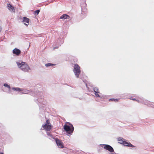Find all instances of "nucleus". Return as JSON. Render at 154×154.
<instances>
[{"label":"nucleus","instance_id":"aec40b11","mask_svg":"<svg viewBox=\"0 0 154 154\" xmlns=\"http://www.w3.org/2000/svg\"><path fill=\"white\" fill-rule=\"evenodd\" d=\"M55 64H52V63H47L45 64V66L46 67H48L51 66H55Z\"/></svg>","mask_w":154,"mask_h":154},{"label":"nucleus","instance_id":"c85d7f7f","mask_svg":"<svg viewBox=\"0 0 154 154\" xmlns=\"http://www.w3.org/2000/svg\"><path fill=\"white\" fill-rule=\"evenodd\" d=\"M109 154H114L113 153H111Z\"/></svg>","mask_w":154,"mask_h":154},{"label":"nucleus","instance_id":"2eb2a0df","mask_svg":"<svg viewBox=\"0 0 154 154\" xmlns=\"http://www.w3.org/2000/svg\"><path fill=\"white\" fill-rule=\"evenodd\" d=\"M117 140L119 143L123 144L125 139L122 137H119L118 138Z\"/></svg>","mask_w":154,"mask_h":154},{"label":"nucleus","instance_id":"4be33fe9","mask_svg":"<svg viewBox=\"0 0 154 154\" xmlns=\"http://www.w3.org/2000/svg\"><path fill=\"white\" fill-rule=\"evenodd\" d=\"M3 86L4 87H7L9 89H10L11 88V87L9 85H8L7 83H5L4 84Z\"/></svg>","mask_w":154,"mask_h":154},{"label":"nucleus","instance_id":"7ed1b4c3","mask_svg":"<svg viewBox=\"0 0 154 154\" xmlns=\"http://www.w3.org/2000/svg\"><path fill=\"white\" fill-rule=\"evenodd\" d=\"M139 99V100H138V103H141L152 107H154V105L152 103H153V102H151L147 100H145L142 97H140Z\"/></svg>","mask_w":154,"mask_h":154},{"label":"nucleus","instance_id":"b1692460","mask_svg":"<svg viewBox=\"0 0 154 154\" xmlns=\"http://www.w3.org/2000/svg\"><path fill=\"white\" fill-rule=\"evenodd\" d=\"M109 100L110 101H114V102H117L118 101V100L117 99L112 98L109 99Z\"/></svg>","mask_w":154,"mask_h":154},{"label":"nucleus","instance_id":"39448f33","mask_svg":"<svg viewBox=\"0 0 154 154\" xmlns=\"http://www.w3.org/2000/svg\"><path fill=\"white\" fill-rule=\"evenodd\" d=\"M38 97L36 99H34V100L36 103H39L44 105L45 104V102L44 101V100L43 98V97L42 96L41 93H38Z\"/></svg>","mask_w":154,"mask_h":154},{"label":"nucleus","instance_id":"c756f323","mask_svg":"<svg viewBox=\"0 0 154 154\" xmlns=\"http://www.w3.org/2000/svg\"><path fill=\"white\" fill-rule=\"evenodd\" d=\"M86 87H87V84H86Z\"/></svg>","mask_w":154,"mask_h":154},{"label":"nucleus","instance_id":"20e7f679","mask_svg":"<svg viewBox=\"0 0 154 154\" xmlns=\"http://www.w3.org/2000/svg\"><path fill=\"white\" fill-rule=\"evenodd\" d=\"M73 71L76 78H79L81 71L80 70V67L77 64H76L75 65Z\"/></svg>","mask_w":154,"mask_h":154},{"label":"nucleus","instance_id":"a878e982","mask_svg":"<svg viewBox=\"0 0 154 154\" xmlns=\"http://www.w3.org/2000/svg\"><path fill=\"white\" fill-rule=\"evenodd\" d=\"M57 42L59 44V45H60L61 44H62L63 43V40H62V42H60V43H59L58 42V40Z\"/></svg>","mask_w":154,"mask_h":154},{"label":"nucleus","instance_id":"5701e85b","mask_svg":"<svg viewBox=\"0 0 154 154\" xmlns=\"http://www.w3.org/2000/svg\"><path fill=\"white\" fill-rule=\"evenodd\" d=\"M40 11L39 10H36L34 11V14L35 15H37L38 14Z\"/></svg>","mask_w":154,"mask_h":154},{"label":"nucleus","instance_id":"cd10ccee","mask_svg":"<svg viewBox=\"0 0 154 154\" xmlns=\"http://www.w3.org/2000/svg\"><path fill=\"white\" fill-rule=\"evenodd\" d=\"M0 154H3V152H0Z\"/></svg>","mask_w":154,"mask_h":154},{"label":"nucleus","instance_id":"f3484780","mask_svg":"<svg viewBox=\"0 0 154 154\" xmlns=\"http://www.w3.org/2000/svg\"><path fill=\"white\" fill-rule=\"evenodd\" d=\"M12 90L16 91H21L23 90V89L18 87H13L12 88Z\"/></svg>","mask_w":154,"mask_h":154},{"label":"nucleus","instance_id":"ddd939ff","mask_svg":"<svg viewBox=\"0 0 154 154\" xmlns=\"http://www.w3.org/2000/svg\"><path fill=\"white\" fill-rule=\"evenodd\" d=\"M70 18L69 16L66 14H64L61 16L59 19H69Z\"/></svg>","mask_w":154,"mask_h":154},{"label":"nucleus","instance_id":"6ab92c4d","mask_svg":"<svg viewBox=\"0 0 154 154\" xmlns=\"http://www.w3.org/2000/svg\"><path fill=\"white\" fill-rule=\"evenodd\" d=\"M140 97H138L137 99H136L135 98H134L133 97L131 96L130 97V98H129L130 100H132L134 101H136L138 102V100H139V98Z\"/></svg>","mask_w":154,"mask_h":154},{"label":"nucleus","instance_id":"a211bd4d","mask_svg":"<svg viewBox=\"0 0 154 154\" xmlns=\"http://www.w3.org/2000/svg\"><path fill=\"white\" fill-rule=\"evenodd\" d=\"M86 5L85 3V1H83V3L82 4H81V7L82 8V14H83V8L85 7L86 6Z\"/></svg>","mask_w":154,"mask_h":154},{"label":"nucleus","instance_id":"f8f14e48","mask_svg":"<svg viewBox=\"0 0 154 154\" xmlns=\"http://www.w3.org/2000/svg\"><path fill=\"white\" fill-rule=\"evenodd\" d=\"M7 6L8 7V9H9L10 11L12 12H15V9L10 4H8Z\"/></svg>","mask_w":154,"mask_h":154},{"label":"nucleus","instance_id":"9d476101","mask_svg":"<svg viewBox=\"0 0 154 154\" xmlns=\"http://www.w3.org/2000/svg\"><path fill=\"white\" fill-rule=\"evenodd\" d=\"M13 53L16 56H19L21 53V51L17 48H15L12 51Z\"/></svg>","mask_w":154,"mask_h":154},{"label":"nucleus","instance_id":"6e6552de","mask_svg":"<svg viewBox=\"0 0 154 154\" xmlns=\"http://www.w3.org/2000/svg\"><path fill=\"white\" fill-rule=\"evenodd\" d=\"M93 90L94 92V94L97 97H100L102 98L103 97L99 95L100 94L99 92V90L97 87H95L93 88Z\"/></svg>","mask_w":154,"mask_h":154},{"label":"nucleus","instance_id":"0eeeda50","mask_svg":"<svg viewBox=\"0 0 154 154\" xmlns=\"http://www.w3.org/2000/svg\"><path fill=\"white\" fill-rule=\"evenodd\" d=\"M55 140L57 145L59 148H60L64 147L63 143L62 141L57 138H55Z\"/></svg>","mask_w":154,"mask_h":154},{"label":"nucleus","instance_id":"f257e3e1","mask_svg":"<svg viewBox=\"0 0 154 154\" xmlns=\"http://www.w3.org/2000/svg\"><path fill=\"white\" fill-rule=\"evenodd\" d=\"M18 67L24 72H27L30 69L29 66L25 62L21 60H18L16 62Z\"/></svg>","mask_w":154,"mask_h":154},{"label":"nucleus","instance_id":"1a4fd4ad","mask_svg":"<svg viewBox=\"0 0 154 154\" xmlns=\"http://www.w3.org/2000/svg\"><path fill=\"white\" fill-rule=\"evenodd\" d=\"M29 19L26 17H23L22 22L26 26H27L29 24Z\"/></svg>","mask_w":154,"mask_h":154},{"label":"nucleus","instance_id":"412c9836","mask_svg":"<svg viewBox=\"0 0 154 154\" xmlns=\"http://www.w3.org/2000/svg\"><path fill=\"white\" fill-rule=\"evenodd\" d=\"M129 142H127L125 140L124 141L123 144L125 146H128L129 145Z\"/></svg>","mask_w":154,"mask_h":154},{"label":"nucleus","instance_id":"423d86ee","mask_svg":"<svg viewBox=\"0 0 154 154\" xmlns=\"http://www.w3.org/2000/svg\"><path fill=\"white\" fill-rule=\"evenodd\" d=\"M100 145L101 147H103L105 149L111 152H114L113 149L110 145L107 144H100Z\"/></svg>","mask_w":154,"mask_h":154},{"label":"nucleus","instance_id":"bb28decb","mask_svg":"<svg viewBox=\"0 0 154 154\" xmlns=\"http://www.w3.org/2000/svg\"><path fill=\"white\" fill-rule=\"evenodd\" d=\"M58 48V47H55L54 48V49H56V48Z\"/></svg>","mask_w":154,"mask_h":154},{"label":"nucleus","instance_id":"393cba45","mask_svg":"<svg viewBox=\"0 0 154 154\" xmlns=\"http://www.w3.org/2000/svg\"><path fill=\"white\" fill-rule=\"evenodd\" d=\"M129 144L128 147H135L134 145L132 144L130 142H129Z\"/></svg>","mask_w":154,"mask_h":154},{"label":"nucleus","instance_id":"4468645a","mask_svg":"<svg viewBox=\"0 0 154 154\" xmlns=\"http://www.w3.org/2000/svg\"><path fill=\"white\" fill-rule=\"evenodd\" d=\"M30 90L24 89L22 91L20 92V94H27L30 93Z\"/></svg>","mask_w":154,"mask_h":154},{"label":"nucleus","instance_id":"f03ea898","mask_svg":"<svg viewBox=\"0 0 154 154\" xmlns=\"http://www.w3.org/2000/svg\"><path fill=\"white\" fill-rule=\"evenodd\" d=\"M63 128L65 131L69 134H71L73 133L74 130V128L73 125L69 122L64 125Z\"/></svg>","mask_w":154,"mask_h":154},{"label":"nucleus","instance_id":"9b49d317","mask_svg":"<svg viewBox=\"0 0 154 154\" xmlns=\"http://www.w3.org/2000/svg\"><path fill=\"white\" fill-rule=\"evenodd\" d=\"M42 127L46 129L47 131H49L51 129V126L49 125V123H46L44 125H42Z\"/></svg>","mask_w":154,"mask_h":154},{"label":"nucleus","instance_id":"dca6fc26","mask_svg":"<svg viewBox=\"0 0 154 154\" xmlns=\"http://www.w3.org/2000/svg\"><path fill=\"white\" fill-rule=\"evenodd\" d=\"M47 133L49 139L51 140H52V139L55 140V138L51 134L48 132H47Z\"/></svg>","mask_w":154,"mask_h":154}]
</instances>
